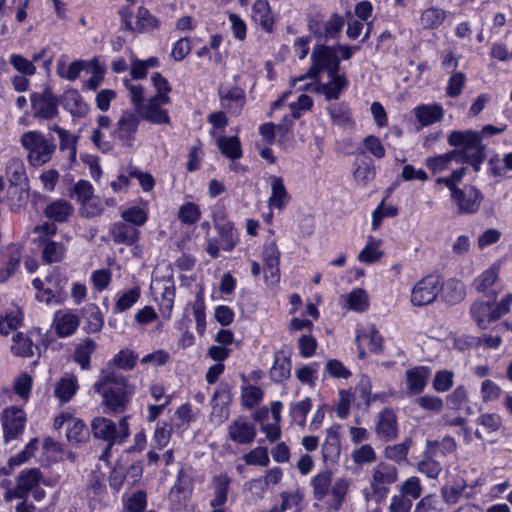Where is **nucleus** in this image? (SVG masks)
Listing matches in <instances>:
<instances>
[{
  "label": "nucleus",
  "mask_w": 512,
  "mask_h": 512,
  "mask_svg": "<svg viewBox=\"0 0 512 512\" xmlns=\"http://www.w3.org/2000/svg\"><path fill=\"white\" fill-rule=\"evenodd\" d=\"M94 390L103 398V403L113 412H123L129 402L133 388L127 378L115 371H101L99 380L94 384Z\"/></svg>",
  "instance_id": "obj_1"
},
{
  "label": "nucleus",
  "mask_w": 512,
  "mask_h": 512,
  "mask_svg": "<svg viewBox=\"0 0 512 512\" xmlns=\"http://www.w3.org/2000/svg\"><path fill=\"white\" fill-rule=\"evenodd\" d=\"M447 142L451 147L456 148L463 162L470 164L475 172L480 171L486 158V145L482 143L481 134L478 131L453 130L448 135Z\"/></svg>",
  "instance_id": "obj_2"
},
{
  "label": "nucleus",
  "mask_w": 512,
  "mask_h": 512,
  "mask_svg": "<svg viewBox=\"0 0 512 512\" xmlns=\"http://www.w3.org/2000/svg\"><path fill=\"white\" fill-rule=\"evenodd\" d=\"M20 142L22 147L28 151V162L34 167L48 163L57 148L53 138L48 139L38 130L23 133Z\"/></svg>",
  "instance_id": "obj_3"
},
{
  "label": "nucleus",
  "mask_w": 512,
  "mask_h": 512,
  "mask_svg": "<svg viewBox=\"0 0 512 512\" xmlns=\"http://www.w3.org/2000/svg\"><path fill=\"white\" fill-rule=\"evenodd\" d=\"M91 429L94 437L107 442L100 459L106 458L112 446L122 444L130 434L128 417H123L118 424L108 418L97 417L92 421Z\"/></svg>",
  "instance_id": "obj_4"
},
{
  "label": "nucleus",
  "mask_w": 512,
  "mask_h": 512,
  "mask_svg": "<svg viewBox=\"0 0 512 512\" xmlns=\"http://www.w3.org/2000/svg\"><path fill=\"white\" fill-rule=\"evenodd\" d=\"M312 65L307 73L294 79L293 85L306 78H316L320 72L326 71L328 75L338 72L340 61L333 47L316 45L311 53Z\"/></svg>",
  "instance_id": "obj_5"
},
{
  "label": "nucleus",
  "mask_w": 512,
  "mask_h": 512,
  "mask_svg": "<svg viewBox=\"0 0 512 512\" xmlns=\"http://www.w3.org/2000/svg\"><path fill=\"white\" fill-rule=\"evenodd\" d=\"M443 289V282L438 275H428L419 280L411 291L413 306H425L435 301Z\"/></svg>",
  "instance_id": "obj_6"
},
{
  "label": "nucleus",
  "mask_w": 512,
  "mask_h": 512,
  "mask_svg": "<svg viewBox=\"0 0 512 512\" xmlns=\"http://www.w3.org/2000/svg\"><path fill=\"white\" fill-rule=\"evenodd\" d=\"M0 420L5 444L21 437L26 424V413L23 409L15 406L7 407L2 411Z\"/></svg>",
  "instance_id": "obj_7"
},
{
  "label": "nucleus",
  "mask_w": 512,
  "mask_h": 512,
  "mask_svg": "<svg viewBox=\"0 0 512 512\" xmlns=\"http://www.w3.org/2000/svg\"><path fill=\"white\" fill-rule=\"evenodd\" d=\"M30 102L33 116L37 119L51 120L58 115L59 101L50 87L31 93Z\"/></svg>",
  "instance_id": "obj_8"
},
{
  "label": "nucleus",
  "mask_w": 512,
  "mask_h": 512,
  "mask_svg": "<svg viewBox=\"0 0 512 512\" xmlns=\"http://www.w3.org/2000/svg\"><path fill=\"white\" fill-rule=\"evenodd\" d=\"M398 479L397 468L389 463L380 462L372 470L370 488L378 498H383L388 493V486Z\"/></svg>",
  "instance_id": "obj_9"
},
{
  "label": "nucleus",
  "mask_w": 512,
  "mask_h": 512,
  "mask_svg": "<svg viewBox=\"0 0 512 512\" xmlns=\"http://www.w3.org/2000/svg\"><path fill=\"white\" fill-rule=\"evenodd\" d=\"M42 474L38 468L24 469L17 477L16 486L6 491L4 499L12 501L13 499H24L32 489L40 484Z\"/></svg>",
  "instance_id": "obj_10"
},
{
  "label": "nucleus",
  "mask_w": 512,
  "mask_h": 512,
  "mask_svg": "<svg viewBox=\"0 0 512 512\" xmlns=\"http://www.w3.org/2000/svg\"><path fill=\"white\" fill-rule=\"evenodd\" d=\"M481 192L473 185H464L451 192V199L456 204L459 214H473L482 202Z\"/></svg>",
  "instance_id": "obj_11"
},
{
  "label": "nucleus",
  "mask_w": 512,
  "mask_h": 512,
  "mask_svg": "<svg viewBox=\"0 0 512 512\" xmlns=\"http://www.w3.org/2000/svg\"><path fill=\"white\" fill-rule=\"evenodd\" d=\"M168 103H170L169 95L156 94L142 106L141 111H138V113L140 114L141 118L153 124H170L168 111L161 108L162 105Z\"/></svg>",
  "instance_id": "obj_12"
},
{
  "label": "nucleus",
  "mask_w": 512,
  "mask_h": 512,
  "mask_svg": "<svg viewBox=\"0 0 512 512\" xmlns=\"http://www.w3.org/2000/svg\"><path fill=\"white\" fill-rule=\"evenodd\" d=\"M140 123V116L135 112L123 111L113 130V135L122 146L131 147L135 140V135Z\"/></svg>",
  "instance_id": "obj_13"
},
{
  "label": "nucleus",
  "mask_w": 512,
  "mask_h": 512,
  "mask_svg": "<svg viewBox=\"0 0 512 512\" xmlns=\"http://www.w3.org/2000/svg\"><path fill=\"white\" fill-rule=\"evenodd\" d=\"M228 438L240 445L251 444L256 437V428L246 417H238L227 428Z\"/></svg>",
  "instance_id": "obj_14"
},
{
  "label": "nucleus",
  "mask_w": 512,
  "mask_h": 512,
  "mask_svg": "<svg viewBox=\"0 0 512 512\" xmlns=\"http://www.w3.org/2000/svg\"><path fill=\"white\" fill-rule=\"evenodd\" d=\"M328 77L330 78L329 82H318L315 85L307 84L304 89H310V87H312L315 91L324 95L327 100H337L343 90L348 86L349 82L345 74L338 72L328 75Z\"/></svg>",
  "instance_id": "obj_15"
},
{
  "label": "nucleus",
  "mask_w": 512,
  "mask_h": 512,
  "mask_svg": "<svg viewBox=\"0 0 512 512\" xmlns=\"http://www.w3.org/2000/svg\"><path fill=\"white\" fill-rule=\"evenodd\" d=\"M375 432L377 437L384 442L392 441L397 437V418L395 412L391 408H385L379 413Z\"/></svg>",
  "instance_id": "obj_16"
},
{
  "label": "nucleus",
  "mask_w": 512,
  "mask_h": 512,
  "mask_svg": "<svg viewBox=\"0 0 512 512\" xmlns=\"http://www.w3.org/2000/svg\"><path fill=\"white\" fill-rule=\"evenodd\" d=\"M438 448V441H426L423 458L418 462L417 469L430 479H436L442 471L441 464L434 459Z\"/></svg>",
  "instance_id": "obj_17"
},
{
  "label": "nucleus",
  "mask_w": 512,
  "mask_h": 512,
  "mask_svg": "<svg viewBox=\"0 0 512 512\" xmlns=\"http://www.w3.org/2000/svg\"><path fill=\"white\" fill-rule=\"evenodd\" d=\"M344 26V18L337 13H333L330 18L323 22L309 23L310 30L318 37L325 40L334 39L341 32Z\"/></svg>",
  "instance_id": "obj_18"
},
{
  "label": "nucleus",
  "mask_w": 512,
  "mask_h": 512,
  "mask_svg": "<svg viewBox=\"0 0 512 512\" xmlns=\"http://www.w3.org/2000/svg\"><path fill=\"white\" fill-rule=\"evenodd\" d=\"M271 187V195L268 199V207L272 211H282L289 203L291 197L281 177L271 175L268 178Z\"/></svg>",
  "instance_id": "obj_19"
},
{
  "label": "nucleus",
  "mask_w": 512,
  "mask_h": 512,
  "mask_svg": "<svg viewBox=\"0 0 512 512\" xmlns=\"http://www.w3.org/2000/svg\"><path fill=\"white\" fill-rule=\"evenodd\" d=\"M231 482V477L226 473L213 475L210 483L213 490V498L209 502L211 508L222 507L226 504Z\"/></svg>",
  "instance_id": "obj_20"
},
{
  "label": "nucleus",
  "mask_w": 512,
  "mask_h": 512,
  "mask_svg": "<svg viewBox=\"0 0 512 512\" xmlns=\"http://www.w3.org/2000/svg\"><path fill=\"white\" fill-rule=\"evenodd\" d=\"M472 319L481 329H487L489 325L500 319L496 317L494 303L491 301H475L470 308Z\"/></svg>",
  "instance_id": "obj_21"
},
{
  "label": "nucleus",
  "mask_w": 512,
  "mask_h": 512,
  "mask_svg": "<svg viewBox=\"0 0 512 512\" xmlns=\"http://www.w3.org/2000/svg\"><path fill=\"white\" fill-rule=\"evenodd\" d=\"M264 273L266 279L271 278L272 282L279 281L280 251L275 241L266 243L263 247Z\"/></svg>",
  "instance_id": "obj_22"
},
{
  "label": "nucleus",
  "mask_w": 512,
  "mask_h": 512,
  "mask_svg": "<svg viewBox=\"0 0 512 512\" xmlns=\"http://www.w3.org/2000/svg\"><path fill=\"white\" fill-rule=\"evenodd\" d=\"M110 235L115 244L132 246L138 241L140 231L132 225L119 221L111 226Z\"/></svg>",
  "instance_id": "obj_23"
},
{
  "label": "nucleus",
  "mask_w": 512,
  "mask_h": 512,
  "mask_svg": "<svg viewBox=\"0 0 512 512\" xmlns=\"http://www.w3.org/2000/svg\"><path fill=\"white\" fill-rule=\"evenodd\" d=\"M49 130L55 132L58 135L59 149L61 152L67 153L69 163H75L77 158L78 136L56 124L49 127Z\"/></svg>",
  "instance_id": "obj_24"
},
{
  "label": "nucleus",
  "mask_w": 512,
  "mask_h": 512,
  "mask_svg": "<svg viewBox=\"0 0 512 512\" xmlns=\"http://www.w3.org/2000/svg\"><path fill=\"white\" fill-rule=\"evenodd\" d=\"M122 15L126 29L133 32H143L149 29L157 28L159 26L158 19L144 7H139L134 24L132 23L131 19L126 16L125 11L122 12Z\"/></svg>",
  "instance_id": "obj_25"
},
{
  "label": "nucleus",
  "mask_w": 512,
  "mask_h": 512,
  "mask_svg": "<svg viewBox=\"0 0 512 512\" xmlns=\"http://www.w3.org/2000/svg\"><path fill=\"white\" fill-rule=\"evenodd\" d=\"M429 375L430 369L426 366H416L406 370L407 392L412 395L420 394L426 387Z\"/></svg>",
  "instance_id": "obj_26"
},
{
  "label": "nucleus",
  "mask_w": 512,
  "mask_h": 512,
  "mask_svg": "<svg viewBox=\"0 0 512 512\" xmlns=\"http://www.w3.org/2000/svg\"><path fill=\"white\" fill-rule=\"evenodd\" d=\"M352 480L347 477L337 478L330 487V499L327 502L328 508L338 511L346 501L349 494Z\"/></svg>",
  "instance_id": "obj_27"
},
{
  "label": "nucleus",
  "mask_w": 512,
  "mask_h": 512,
  "mask_svg": "<svg viewBox=\"0 0 512 512\" xmlns=\"http://www.w3.org/2000/svg\"><path fill=\"white\" fill-rule=\"evenodd\" d=\"M339 425L331 426L326 431V438L322 444V455L324 461L335 462L341 451Z\"/></svg>",
  "instance_id": "obj_28"
},
{
  "label": "nucleus",
  "mask_w": 512,
  "mask_h": 512,
  "mask_svg": "<svg viewBox=\"0 0 512 512\" xmlns=\"http://www.w3.org/2000/svg\"><path fill=\"white\" fill-rule=\"evenodd\" d=\"M80 319L77 314L67 311H58L54 318L55 332L59 337H67L74 334L79 327Z\"/></svg>",
  "instance_id": "obj_29"
},
{
  "label": "nucleus",
  "mask_w": 512,
  "mask_h": 512,
  "mask_svg": "<svg viewBox=\"0 0 512 512\" xmlns=\"http://www.w3.org/2000/svg\"><path fill=\"white\" fill-rule=\"evenodd\" d=\"M6 260L0 269V283H5L19 268L22 260V248L12 244L6 249Z\"/></svg>",
  "instance_id": "obj_30"
},
{
  "label": "nucleus",
  "mask_w": 512,
  "mask_h": 512,
  "mask_svg": "<svg viewBox=\"0 0 512 512\" xmlns=\"http://www.w3.org/2000/svg\"><path fill=\"white\" fill-rule=\"evenodd\" d=\"M63 107L74 117H84L89 106L76 89L67 90L63 95Z\"/></svg>",
  "instance_id": "obj_31"
},
{
  "label": "nucleus",
  "mask_w": 512,
  "mask_h": 512,
  "mask_svg": "<svg viewBox=\"0 0 512 512\" xmlns=\"http://www.w3.org/2000/svg\"><path fill=\"white\" fill-rule=\"evenodd\" d=\"M332 483V472L330 470L325 469L318 472L310 481L313 498L317 501H323L328 496Z\"/></svg>",
  "instance_id": "obj_32"
},
{
  "label": "nucleus",
  "mask_w": 512,
  "mask_h": 512,
  "mask_svg": "<svg viewBox=\"0 0 512 512\" xmlns=\"http://www.w3.org/2000/svg\"><path fill=\"white\" fill-rule=\"evenodd\" d=\"M414 114L422 126H428L442 120L444 109L440 104L420 105L414 109Z\"/></svg>",
  "instance_id": "obj_33"
},
{
  "label": "nucleus",
  "mask_w": 512,
  "mask_h": 512,
  "mask_svg": "<svg viewBox=\"0 0 512 512\" xmlns=\"http://www.w3.org/2000/svg\"><path fill=\"white\" fill-rule=\"evenodd\" d=\"M72 204L64 199L51 202L44 210V215L53 222H64L73 213Z\"/></svg>",
  "instance_id": "obj_34"
},
{
  "label": "nucleus",
  "mask_w": 512,
  "mask_h": 512,
  "mask_svg": "<svg viewBox=\"0 0 512 512\" xmlns=\"http://www.w3.org/2000/svg\"><path fill=\"white\" fill-rule=\"evenodd\" d=\"M79 388L76 376L62 377L54 385V395L60 403H66L76 394Z\"/></svg>",
  "instance_id": "obj_35"
},
{
  "label": "nucleus",
  "mask_w": 512,
  "mask_h": 512,
  "mask_svg": "<svg viewBox=\"0 0 512 512\" xmlns=\"http://www.w3.org/2000/svg\"><path fill=\"white\" fill-rule=\"evenodd\" d=\"M252 17L263 30L270 33L273 30L274 20L270 12L269 3L266 0H257L252 8Z\"/></svg>",
  "instance_id": "obj_36"
},
{
  "label": "nucleus",
  "mask_w": 512,
  "mask_h": 512,
  "mask_svg": "<svg viewBox=\"0 0 512 512\" xmlns=\"http://www.w3.org/2000/svg\"><path fill=\"white\" fill-rule=\"evenodd\" d=\"M291 360L284 352H276L275 360L272 368L270 369V376L275 382H282L290 376Z\"/></svg>",
  "instance_id": "obj_37"
},
{
  "label": "nucleus",
  "mask_w": 512,
  "mask_h": 512,
  "mask_svg": "<svg viewBox=\"0 0 512 512\" xmlns=\"http://www.w3.org/2000/svg\"><path fill=\"white\" fill-rule=\"evenodd\" d=\"M457 157V151L452 150L444 154L426 158L425 165L432 172V174L435 175L448 170L452 161Z\"/></svg>",
  "instance_id": "obj_38"
},
{
  "label": "nucleus",
  "mask_w": 512,
  "mask_h": 512,
  "mask_svg": "<svg viewBox=\"0 0 512 512\" xmlns=\"http://www.w3.org/2000/svg\"><path fill=\"white\" fill-rule=\"evenodd\" d=\"M217 146L220 152L231 160L242 157L241 143L237 136H220L217 139Z\"/></svg>",
  "instance_id": "obj_39"
},
{
  "label": "nucleus",
  "mask_w": 512,
  "mask_h": 512,
  "mask_svg": "<svg viewBox=\"0 0 512 512\" xmlns=\"http://www.w3.org/2000/svg\"><path fill=\"white\" fill-rule=\"evenodd\" d=\"M353 178L358 185L366 186L375 177V168L372 160L364 158L356 160Z\"/></svg>",
  "instance_id": "obj_40"
},
{
  "label": "nucleus",
  "mask_w": 512,
  "mask_h": 512,
  "mask_svg": "<svg viewBox=\"0 0 512 512\" xmlns=\"http://www.w3.org/2000/svg\"><path fill=\"white\" fill-rule=\"evenodd\" d=\"M193 490V478L184 469L179 470L175 484L171 487L170 495L178 499L186 498Z\"/></svg>",
  "instance_id": "obj_41"
},
{
  "label": "nucleus",
  "mask_w": 512,
  "mask_h": 512,
  "mask_svg": "<svg viewBox=\"0 0 512 512\" xmlns=\"http://www.w3.org/2000/svg\"><path fill=\"white\" fill-rule=\"evenodd\" d=\"M97 348V344L94 340L87 338L82 341L75 348L74 352V360L77 362L82 369L87 370L90 368V358L91 355L95 352Z\"/></svg>",
  "instance_id": "obj_42"
},
{
  "label": "nucleus",
  "mask_w": 512,
  "mask_h": 512,
  "mask_svg": "<svg viewBox=\"0 0 512 512\" xmlns=\"http://www.w3.org/2000/svg\"><path fill=\"white\" fill-rule=\"evenodd\" d=\"M445 18L446 13L443 9L429 7L422 11L419 21L423 29H436L444 22Z\"/></svg>",
  "instance_id": "obj_43"
},
{
  "label": "nucleus",
  "mask_w": 512,
  "mask_h": 512,
  "mask_svg": "<svg viewBox=\"0 0 512 512\" xmlns=\"http://www.w3.org/2000/svg\"><path fill=\"white\" fill-rule=\"evenodd\" d=\"M222 105L225 108L235 109L239 111L245 102V94L244 91L239 87H232L228 90H220L219 91Z\"/></svg>",
  "instance_id": "obj_44"
},
{
  "label": "nucleus",
  "mask_w": 512,
  "mask_h": 512,
  "mask_svg": "<svg viewBox=\"0 0 512 512\" xmlns=\"http://www.w3.org/2000/svg\"><path fill=\"white\" fill-rule=\"evenodd\" d=\"M368 340L369 349L379 353L383 350L382 336L379 334L374 325H370L365 329L358 330L356 334V342Z\"/></svg>",
  "instance_id": "obj_45"
},
{
  "label": "nucleus",
  "mask_w": 512,
  "mask_h": 512,
  "mask_svg": "<svg viewBox=\"0 0 512 512\" xmlns=\"http://www.w3.org/2000/svg\"><path fill=\"white\" fill-rule=\"evenodd\" d=\"M66 437L72 444L84 442L88 437V429L85 423L78 418L71 419L66 429Z\"/></svg>",
  "instance_id": "obj_46"
},
{
  "label": "nucleus",
  "mask_w": 512,
  "mask_h": 512,
  "mask_svg": "<svg viewBox=\"0 0 512 512\" xmlns=\"http://www.w3.org/2000/svg\"><path fill=\"white\" fill-rule=\"evenodd\" d=\"M6 174L11 185H20L27 180L25 165L19 158L9 160Z\"/></svg>",
  "instance_id": "obj_47"
},
{
  "label": "nucleus",
  "mask_w": 512,
  "mask_h": 512,
  "mask_svg": "<svg viewBox=\"0 0 512 512\" xmlns=\"http://www.w3.org/2000/svg\"><path fill=\"white\" fill-rule=\"evenodd\" d=\"M477 423L482 429H477L475 435L478 439H483V433H493L499 430L501 419L497 414L485 413L479 416Z\"/></svg>",
  "instance_id": "obj_48"
},
{
  "label": "nucleus",
  "mask_w": 512,
  "mask_h": 512,
  "mask_svg": "<svg viewBox=\"0 0 512 512\" xmlns=\"http://www.w3.org/2000/svg\"><path fill=\"white\" fill-rule=\"evenodd\" d=\"M282 478V470L279 467H273L267 471L264 479H251L247 482V487L250 491L253 489L264 490L268 485L277 484Z\"/></svg>",
  "instance_id": "obj_49"
},
{
  "label": "nucleus",
  "mask_w": 512,
  "mask_h": 512,
  "mask_svg": "<svg viewBox=\"0 0 512 512\" xmlns=\"http://www.w3.org/2000/svg\"><path fill=\"white\" fill-rule=\"evenodd\" d=\"M34 344L32 340L22 332H18L13 337V345L11 351L14 355L20 357H31L33 356Z\"/></svg>",
  "instance_id": "obj_50"
},
{
  "label": "nucleus",
  "mask_w": 512,
  "mask_h": 512,
  "mask_svg": "<svg viewBox=\"0 0 512 512\" xmlns=\"http://www.w3.org/2000/svg\"><path fill=\"white\" fill-rule=\"evenodd\" d=\"M499 267L492 265L490 268L485 270L482 274L476 277L473 281V287L478 292H484L490 288L498 279Z\"/></svg>",
  "instance_id": "obj_51"
},
{
  "label": "nucleus",
  "mask_w": 512,
  "mask_h": 512,
  "mask_svg": "<svg viewBox=\"0 0 512 512\" xmlns=\"http://www.w3.org/2000/svg\"><path fill=\"white\" fill-rule=\"evenodd\" d=\"M87 318V329L89 332H99L104 324L102 313L96 304H88L84 307Z\"/></svg>",
  "instance_id": "obj_52"
},
{
  "label": "nucleus",
  "mask_w": 512,
  "mask_h": 512,
  "mask_svg": "<svg viewBox=\"0 0 512 512\" xmlns=\"http://www.w3.org/2000/svg\"><path fill=\"white\" fill-rule=\"evenodd\" d=\"M379 246V240L369 237L367 244L358 255V260L367 264L378 261L383 255L382 251L379 250Z\"/></svg>",
  "instance_id": "obj_53"
},
{
  "label": "nucleus",
  "mask_w": 512,
  "mask_h": 512,
  "mask_svg": "<svg viewBox=\"0 0 512 512\" xmlns=\"http://www.w3.org/2000/svg\"><path fill=\"white\" fill-rule=\"evenodd\" d=\"M94 195V188L92 184L87 180L77 181L69 192L70 198H76L81 204L88 201Z\"/></svg>",
  "instance_id": "obj_54"
},
{
  "label": "nucleus",
  "mask_w": 512,
  "mask_h": 512,
  "mask_svg": "<svg viewBox=\"0 0 512 512\" xmlns=\"http://www.w3.org/2000/svg\"><path fill=\"white\" fill-rule=\"evenodd\" d=\"M121 217L123 222L132 226L134 225L136 228L143 226L148 220V215L145 210L137 206H133L122 211Z\"/></svg>",
  "instance_id": "obj_55"
},
{
  "label": "nucleus",
  "mask_w": 512,
  "mask_h": 512,
  "mask_svg": "<svg viewBox=\"0 0 512 512\" xmlns=\"http://www.w3.org/2000/svg\"><path fill=\"white\" fill-rule=\"evenodd\" d=\"M347 304L350 309L363 312L369 306L368 294L364 289L357 288L352 290L347 298Z\"/></svg>",
  "instance_id": "obj_56"
},
{
  "label": "nucleus",
  "mask_w": 512,
  "mask_h": 512,
  "mask_svg": "<svg viewBox=\"0 0 512 512\" xmlns=\"http://www.w3.org/2000/svg\"><path fill=\"white\" fill-rule=\"evenodd\" d=\"M201 211L195 203L186 202L178 210V218L183 224L192 225L199 221Z\"/></svg>",
  "instance_id": "obj_57"
},
{
  "label": "nucleus",
  "mask_w": 512,
  "mask_h": 512,
  "mask_svg": "<svg viewBox=\"0 0 512 512\" xmlns=\"http://www.w3.org/2000/svg\"><path fill=\"white\" fill-rule=\"evenodd\" d=\"M411 443L410 439H405L402 443L387 446L385 448V456L397 463H401L407 459Z\"/></svg>",
  "instance_id": "obj_58"
},
{
  "label": "nucleus",
  "mask_w": 512,
  "mask_h": 512,
  "mask_svg": "<svg viewBox=\"0 0 512 512\" xmlns=\"http://www.w3.org/2000/svg\"><path fill=\"white\" fill-rule=\"evenodd\" d=\"M64 252L65 248L62 243L48 241L43 248L42 258L47 263L59 262L63 258Z\"/></svg>",
  "instance_id": "obj_59"
},
{
  "label": "nucleus",
  "mask_w": 512,
  "mask_h": 512,
  "mask_svg": "<svg viewBox=\"0 0 512 512\" xmlns=\"http://www.w3.org/2000/svg\"><path fill=\"white\" fill-rule=\"evenodd\" d=\"M139 298L140 289L138 287L129 289L118 298L114 307V311L120 313L130 309L138 301Z\"/></svg>",
  "instance_id": "obj_60"
},
{
  "label": "nucleus",
  "mask_w": 512,
  "mask_h": 512,
  "mask_svg": "<svg viewBox=\"0 0 512 512\" xmlns=\"http://www.w3.org/2000/svg\"><path fill=\"white\" fill-rule=\"evenodd\" d=\"M36 299L46 305H60L66 299V294L62 288L53 291L51 288H44L36 293Z\"/></svg>",
  "instance_id": "obj_61"
},
{
  "label": "nucleus",
  "mask_w": 512,
  "mask_h": 512,
  "mask_svg": "<svg viewBox=\"0 0 512 512\" xmlns=\"http://www.w3.org/2000/svg\"><path fill=\"white\" fill-rule=\"evenodd\" d=\"M351 458L355 464L365 465L375 462L377 457L373 447L369 444H364L352 452Z\"/></svg>",
  "instance_id": "obj_62"
},
{
  "label": "nucleus",
  "mask_w": 512,
  "mask_h": 512,
  "mask_svg": "<svg viewBox=\"0 0 512 512\" xmlns=\"http://www.w3.org/2000/svg\"><path fill=\"white\" fill-rule=\"evenodd\" d=\"M329 114L333 123L347 128L353 125L351 113L342 105H332L329 107Z\"/></svg>",
  "instance_id": "obj_63"
},
{
  "label": "nucleus",
  "mask_w": 512,
  "mask_h": 512,
  "mask_svg": "<svg viewBox=\"0 0 512 512\" xmlns=\"http://www.w3.org/2000/svg\"><path fill=\"white\" fill-rule=\"evenodd\" d=\"M399 493L412 499H418L422 494V486L420 480L416 476L406 479L400 486Z\"/></svg>",
  "instance_id": "obj_64"
}]
</instances>
